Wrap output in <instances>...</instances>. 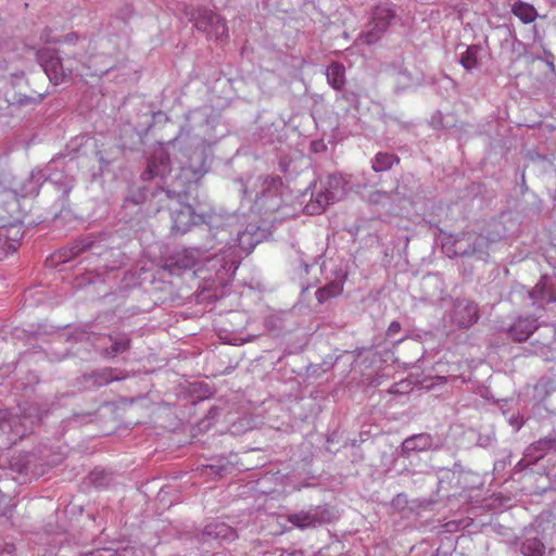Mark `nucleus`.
<instances>
[{"label":"nucleus","mask_w":556,"mask_h":556,"mask_svg":"<svg viewBox=\"0 0 556 556\" xmlns=\"http://www.w3.org/2000/svg\"><path fill=\"white\" fill-rule=\"evenodd\" d=\"M37 60L42 66L50 81L62 84L71 78L72 70L65 68L55 50L41 49L37 52Z\"/></svg>","instance_id":"obj_3"},{"label":"nucleus","mask_w":556,"mask_h":556,"mask_svg":"<svg viewBox=\"0 0 556 556\" xmlns=\"http://www.w3.org/2000/svg\"><path fill=\"white\" fill-rule=\"evenodd\" d=\"M149 172H150L152 175H156V174H157V172H154V170L152 169L151 164H149Z\"/></svg>","instance_id":"obj_26"},{"label":"nucleus","mask_w":556,"mask_h":556,"mask_svg":"<svg viewBox=\"0 0 556 556\" xmlns=\"http://www.w3.org/2000/svg\"><path fill=\"white\" fill-rule=\"evenodd\" d=\"M538 329L534 318H519L509 329L511 338L517 342H523Z\"/></svg>","instance_id":"obj_8"},{"label":"nucleus","mask_w":556,"mask_h":556,"mask_svg":"<svg viewBox=\"0 0 556 556\" xmlns=\"http://www.w3.org/2000/svg\"><path fill=\"white\" fill-rule=\"evenodd\" d=\"M520 551L523 556H543L545 545L538 538H528L521 543Z\"/></svg>","instance_id":"obj_11"},{"label":"nucleus","mask_w":556,"mask_h":556,"mask_svg":"<svg viewBox=\"0 0 556 556\" xmlns=\"http://www.w3.org/2000/svg\"><path fill=\"white\" fill-rule=\"evenodd\" d=\"M400 159L391 153H378L372 162L375 172H384L390 169L394 163H399Z\"/></svg>","instance_id":"obj_14"},{"label":"nucleus","mask_w":556,"mask_h":556,"mask_svg":"<svg viewBox=\"0 0 556 556\" xmlns=\"http://www.w3.org/2000/svg\"><path fill=\"white\" fill-rule=\"evenodd\" d=\"M232 266H235L233 271H235L236 269H238V264H230V267H229V268H231Z\"/></svg>","instance_id":"obj_28"},{"label":"nucleus","mask_w":556,"mask_h":556,"mask_svg":"<svg viewBox=\"0 0 556 556\" xmlns=\"http://www.w3.org/2000/svg\"><path fill=\"white\" fill-rule=\"evenodd\" d=\"M428 443V437L424 434L414 435L406 439L403 442V450L405 451H415L422 450Z\"/></svg>","instance_id":"obj_17"},{"label":"nucleus","mask_w":556,"mask_h":556,"mask_svg":"<svg viewBox=\"0 0 556 556\" xmlns=\"http://www.w3.org/2000/svg\"><path fill=\"white\" fill-rule=\"evenodd\" d=\"M236 538V531L230 526L222 521L207 523L200 534V540L203 542H207L210 540L232 541Z\"/></svg>","instance_id":"obj_7"},{"label":"nucleus","mask_w":556,"mask_h":556,"mask_svg":"<svg viewBox=\"0 0 556 556\" xmlns=\"http://www.w3.org/2000/svg\"><path fill=\"white\" fill-rule=\"evenodd\" d=\"M90 247H91V243L74 244L72 248H70V254H68V256H66V258L64 261H68L70 258L79 255L84 250H86Z\"/></svg>","instance_id":"obj_19"},{"label":"nucleus","mask_w":556,"mask_h":556,"mask_svg":"<svg viewBox=\"0 0 556 556\" xmlns=\"http://www.w3.org/2000/svg\"><path fill=\"white\" fill-rule=\"evenodd\" d=\"M10 248H11L12 250H16V248H17V241L15 240V241H14V243L10 244Z\"/></svg>","instance_id":"obj_24"},{"label":"nucleus","mask_w":556,"mask_h":556,"mask_svg":"<svg viewBox=\"0 0 556 556\" xmlns=\"http://www.w3.org/2000/svg\"><path fill=\"white\" fill-rule=\"evenodd\" d=\"M327 80L329 85L336 89L341 90L345 85V67L343 64L332 62L326 72Z\"/></svg>","instance_id":"obj_9"},{"label":"nucleus","mask_w":556,"mask_h":556,"mask_svg":"<svg viewBox=\"0 0 556 556\" xmlns=\"http://www.w3.org/2000/svg\"><path fill=\"white\" fill-rule=\"evenodd\" d=\"M479 318L478 305L473 302L463 301L455 305L453 321L459 328H469Z\"/></svg>","instance_id":"obj_6"},{"label":"nucleus","mask_w":556,"mask_h":556,"mask_svg":"<svg viewBox=\"0 0 556 556\" xmlns=\"http://www.w3.org/2000/svg\"><path fill=\"white\" fill-rule=\"evenodd\" d=\"M4 230H5V231H8V232H9V231H12V230H13V227L5 228Z\"/></svg>","instance_id":"obj_29"},{"label":"nucleus","mask_w":556,"mask_h":556,"mask_svg":"<svg viewBox=\"0 0 556 556\" xmlns=\"http://www.w3.org/2000/svg\"><path fill=\"white\" fill-rule=\"evenodd\" d=\"M390 392H392V393H397V392H399V390L396 389V386H393V387H392V389L390 390Z\"/></svg>","instance_id":"obj_27"},{"label":"nucleus","mask_w":556,"mask_h":556,"mask_svg":"<svg viewBox=\"0 0 556 556\" xmlns=\"http://www.w3.org/2000/svg\"><path fill=\"white\" fill-rule=\"evenodd\" d=\"M130 346V340L128 337L123 336L121 338H117L113 341L112 346L110 350L105 351V354L108 356H116L117 354L124 353L127 351Z\"/></svg>","instance_id":"obj_16"},{"label":"nucleus","mask_w":556,"mask_h":556,"mask_svg":"<svg viewBox=\"0 0 556 556\" xmlns=\"http://www.w3.org/2000/svg\"><path fill=\"white\" fill-rule=\"evenodd\" d=\"M172 231L175 235H185L193 226L202 222V217L197 215L193 207L186 203H177L170 207Z\"/></svg>","instance_id":"obj_5"},{"label":"nucleus","mask_w":556,"mask_h":556,"mask_svg":"<svg viewBox=\"0 0 556 556\" xmlns=\"http://www.w3.org/2000/svg\"><path fill=\"white\" fill-rule=\"evenodd\" d=\"M345 194V179L341 175H329L315 185L313 199L305 206V210L312 215L319 214L324 212L328 205L342 200Z\"/></svg>","instance_id":"obj_1"},{"label":"nucleus","mask_w":556,"mask_h":556,"mask_svg":"<svg viewBox=\"0 0 556 556\" xmlns=\"http://www.w3.org/2000/svg\"><path fill=\"white\" fill-rule=\"evenodd\" d=\"M77 35L75 33H71V34H67L65 37H64V41L66 42H75L77 40Z\"/></svg>","instance_id":"obj_23"},{"label":"nucleus","mask_w":556,"mask_h":556,"mask_svg":"<svg viewBox=\"0 0 556 556\" xmlns=\"http://www.w3.org/2000/svg\"><path fill=\"white\" fill-rule=\"evenodd\" d=\"M190 21L194 27L216 40H224L228 37L226 21L208 9H198L190 13Z\"/></svg>","instance_id":"obj_2"},{"label":"nucleus","mask_w":556,"mask_h":556,"mask_svg":"<svg viewBox=\"0 0 556 556\" xmlns=\"http://www.w3.org/2000/svg\"><path fill=\"white\" fill-rule=\"evenodd\" d=\"M402 329V326L399 321H392L388 329H387V336L388 337H393L395 334H397Z\"/></svg>","instance_id":"obj_22"},{"label":"nucleus","mask_w":556,"mask_h":556,"mask_svg":"<svg viewBox=\"0 0 556 556\" xmlns=\"http://www.w3.org/2000/svg\"><path fill=\"white\" fill-rule=\"evenodd\" d=\"M395 17L392 9L387 5H378L372 12V17L368 24V30L363 34L364 42L375 43L388 29L390 22Z\"/></svg>","instance_id":"obj_4"},{"label":"nucleus","mask_w":556,"mask_h":556,"mask_svg":"<svg viewBox=\"0 0 556 556\" xmlns=\"http://www.w3.org/2000/svg\"><path fill=\"white\" fill-rule=\"evenodd\" d=\"M343 291V286L339 282H330L316 291V299L324 303L331 298L339 295Z\"/></svg>","instance_id":"obj_15"},{"label":"nucleus","mask_w":556,"mask_h":556,"mask_svg":"<svg viewBox=\"0 0 556 556\" xmlns=\"http://www.w3.org/2000/svg\"><path fill=\"white\" fill-rule=\"evenodd\" d=\"M52 33V29L50 28H47L42 31L41 36H40V39L46 42V43H56L59 42L60 40L56 38V37H53L51 35Z\"/></svg>","instance_id":"obj_21"},{"label":"nucleus","mask_w":556,"mask_h":556,"mask_svg":"<svg viewBox=\"0 0 556 556\" xmlns=\"http://www.w3.org/2000/svg\"><path fill=\"white\" fill-rule=\"evenodd\" d=\"M0 556H12L10 553L0 551Z\"/></svg>","instance_id":"obj_25"},{"label":"nucleus","mask_w":556,"mask_h":556,"mask_svg":"<svg viewBox=\"0 0 556 556\" xmlns=\"http://www.w3.org/2000/svg\"><path fill=\"white\" fill-rule=\"evenodd\" d=\"M287 520L299 529H306L315 527L318 519L315 515L309 511H300L295 514H289Z\"/></svg>","instance_id":"obj_10"},{"label":"nucleus","mask_w":556,"mask_h":556,"mask_svg":"<svg viewBox=\"0 0 556 556\" xmlns=\"http://www.w3.org/2000/svg\"><path fill=\"white\" fill-rule=\"evenodd\" d=\"M513 13L526 24L532 23L538 16L536 10L525 2H516L513 7Z\"/></svg>","instance_id":"obj_13"},{"label":"nucleus","mask_w":556,"mask_h":556,"mask_svg":"<svg viewBox=\"0 0 556 556\" xmlns=\"http://www.w3.org/2000/svg\"><path fill=\"white\" fill-rule=\"evenodd\" d=\"M538 450L553 448L556 447L555 439H542L535 443Z\"/></svg>","instance_id":"obj_20"},{"label":"nucleus","mask_w":556,"mask_h":556,"mask_svg":"<svg viewBox=\"0 0 556 556\" xmlns=\"http://www.w3.org/2000/svg\"><path fill=\"white\" fill-rule=\"evenodd\" d=\"M177 264H179L181 267H192L195 264L194 257L189 254L188 252H184L182 255L178 256Z\"/></svg>","instance_id":"obj_18"},{"label":"nucleus","mask_w":556,"mask_h":556,"mask_svg":"<svg viewBox=\"0 0 556 556\" xmlns=\"http://www.w3.org/2000/svg\"><path fill=\"white\" fill-rule=\"evenodd\" d=\"M481 51L480 46L471 45L467 48L465 53L460 56V64L467 71H471L479 65V53Z\"/></svg>","instance_id":"obj_12"}]
</instances>
